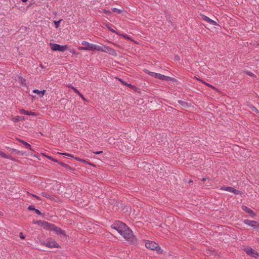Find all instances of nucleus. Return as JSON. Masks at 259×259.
<instances>
[{"instance_id":"nucleus-1","label":"nucleus","mask_w":259,"mask_h":259,"mask_svg":"<svg viewBox=\"0 0 259 259\" xmlns=\"http://www.w3.org/2000/svg\"><path fill=\"white\" fill-rule=\"evenodd\" d=\"M111 228L116 230L125 240L131 242L135 241L133 232L124 223L116 221L111 225Z\"/></svg>"},{"instance_id":"nucleus-2","label":"nucleus","mask_w":259,"mask_h":259,"mask_svg":"<svg viewBox=\"0 0 259 259\" xmlns=\"http://www.w3.org/2000/svg\"><path fill=\"white\" fill-rule=\"evenodd\" d=\"M82 45L84 47H78V49L79 50H84V51H99L100 46L97 45L89 43L87 41H83L81 42Z\"/></svg>"},{"instance_id":"nucleus-3","label":"nucleus","mask_w":259,"mask_h":259,"mask_svg":"<svg viewBox=\"0 0 259 259\" xmlns=\"http://www.w3.org/2000/svg\"><path fill=\"white\" fill-rule=\"evenodd\" d=\"M38 224H42L44 228L54 231L57 234L64 235V232L60 228L55 226L54 225L49 223L46 222L39 221L37 222Z\"/></svg>"},{"instance_id":"nucleus-4","label":"nucleus","mask_w":259,"mask_h":259,"mask_svg":"<svg viewBox=\"0 0 259 259\" xmlns=\"http://www.w3.org/2000/svg\"><path fill=\"white\" fill-rule=\"evenodd\" d=\"M145 246L147 248L151 250H155L159 253L162 252L161 248L155 242L147 241L145 243Z\"/></svg>"},{"instance_id":"nucleus-5","label":"nucleus","mask_w":259,"mask_h":259,"mask_svg":"<svg viewBox=\"0 0 259 259\" xmlns=\"http://www.w3.org/2000/svg\"><path fill=\"white\" fill-rule=\"evenodd\" d=\"M145 72L151 76L155 78H158L162 80H168L170 79V77L161 74L160 73H157L155 72H151L148 70H145Z\"/></svg>"},{"instance_id":"nucleus-6","label":"nucleus","mask_w":259,"mask_h":259,"mask_svg":"<svg viewBox=\"0 0 259 259\" xmlns=\"http://www.w3.org/2000/svg\"><path fill=\"white\" fill-rule=\"evenodd\" d=\"M50 46L51 49L54 51H58L60 52H64L68 49V45L61 46L57 44L50 43Z\"/></svg>"},{"instance_id":"nucleus-7","label":"nucleus","mask_w":259,"mask_h":259,"mask_svg":"<svg viewBox=\"0 0 259 259\" xmlns=\"http://www.w3.org/2000/svg\"><path fill=\"white\" fill-rule=\"evenodd\" d=\"M99 51L107 53L113 56H116L117 53L115 50L105 45L100 46Z\"/></svg>"},{"instance_id":"nucleus-8","label":"nucleus","mask_w":259,"mask_h":259,"mask_svg":"<svg viewBox=\"0 0 259 259\" xmlns=\"http://www.w3.org/2000/svg\"><path fill=\"white\" fill-rule=\"evenodd\" d=\"M99 51L107 53L113 56H116L117 53L115 50L105 45L100 46Z\"/></svg>"},{"instance_id":"nucleus-9","label":"nucleus","mask_w":259,"mask_h":259,"mask_svg":"<svg viewBox=\"0 0 259 259\" xmlns=\"http://www.w3.org/2000/svg\"><path fill=\"white\" fill-rule=\"evenodd\" d=\"M244 250L246 253L252 257L256 258L258 256L257 251L249 247L245 248Z\"/></svg>"},{"instance_id":"nucleus-10","label":"nucleus","mask_w":259,"mask_h":259,"mask_svg":"<svg viewBox=\"0 0 259 259\" xmlns=\"http://www.w3.org/2000/svg\"><path fill=\"white\" fill-rule=\"evenodd\" d=\"M45 245L49 248L59 247L58 244L52 239H48V241L45 243Z\"/></svg>"},{"instance_id":"nucleus-11","label":"nucleus","mask_w":259,"mask_h":259,"mask_svg":"<svg viewBox=\"0 0 259 259\" xmlns=\"http://www.w3.org/2000/svg\"><path fill=\"white\" fill-rule=\"evenodd\" d=\"M221 189L223 190H225V191H226L228 192L233 193L235 195H238L240 194L239 191H238L236 189H235L234 188L231 187L224 186V187H222Z\"/></svg>"},{"instance_id":"nucleus-12","label":"nucleus","mask_w":259,"mask_h":259,"mask_svg":"<svg viewBox=\"0 0 259 259\" xmlns=\"http://www.w3.org/2000/svg\"><path fill=\"white\" fill-rule=\"evenodd\" d=\"M202 19L204 21L209 23L210 24H212V25H217V22H215L214 21L212 20V19H210L209 17L206 16L202 15Z\"/></svg>"},{"instance_id":"nucleus-13","label":"nucleus","mask_w":259,"mask_h":259,"mask_svg":"<svg viewBox=\"0 0 259 259\" xmlns=\"http://www.w3.org/2000/svg\"><path fill=\"white\" fill-rule=\"evenodd\" d=\"M243 222L245 224L252 227H255L257 224L256 222L249 220H245Z\"/></svg>"},{"instance_id":"nucleus-14","label":"nucleus","mask_w":259,"mask_h":259,"mask_svg":"<svg viewBox=\"0 0 259 259\" xmlns=\"http://www.w3.org/2000/svg\"><path fill=\"white\" fill-rule=\"evenodd\" d=\"M46 92V90L43 91H39L38 90L35 89L33 91V92L34 93L37 94L38 95H39V97H42L45 95V93Z\"/></svg>"},{"instance_id":"nucleus-15","label":"nucleus","mask_w":259,"mask_h":259,"mask_svg":"<svg viewBox=\"0 0 259 259\" xmlns=\"http://www.w3.org/2000/svg\"><path fill=\"white\" fill-rule=\"evenodd\" d=\"M242 208L244 211H245V212H247L248 213H249L250 214H254L253 211L251 209H250L249 208H248V207H247L246 206L243 205L242 206Z\"/></svg>"},{"instance_id":"nucleus-16","label":"nucleus","mask_w":259,"mask_h":259,"mask_svg":"<svg viewBox=\"0 0 259 259\" xmlns=\"http://www.w3.org/2000/svg\"><path fill=\"white\" fill-rule=\"evenodd\" d=\"M19 141L22 143L25 146L26 149L32 150L31 145L21 140H19Z\"/></svg>"},{"instance_id":"nucleus-17","label":"nucleus","mask_w":259,"mask_h":259,"mask_svg":"<svg viewBox=\"0 0 259 259\" xmlns=\"http://www.w3.org/2000/svg\"><path fill=\"white\" fill-rule=\"evenodd\" d=\"M20 112L21 114H25V115H34V113L31 111H26L24 109H21L20 111Z\"/></svg>"},{"instance_id":"nucleus-18","label":"nucleus","mask_w":259,"mask_h":259,"mask_svg":"<svg viewBox=\"0 0 259 259\" xmlns=\"http://www.w3.org/2000/svg\"><path fill=\"white\" fill-rule=\"evenodd\" d=\"M0 156H1L3 158H8V159H11V156L10 155L6 154L5 153L2 152L1 150H0Z\"/></svg>"},{"instance_id":"nucleus-19","label":"nucleus","mask_w":259,"mask_h":259,"mask_svg":"<svg viewBox=\"0 0 259 259\" xmlns=\"http://www.w3.org/2000/svg\"><path fill=\"white\" fill-rule=\"evenodd\" d=\"M23 117L22 116H17L16 117L13 118L12 120L14 122H18L22 119H23Z\"/></svg>"},{"instance_id":"nucleus-20","label":"nucleus","mask_w":259,"mask_h":259,"mask_svg":"<svg viewBox=\"0 0 259 259\" xmlns=\"http://www.w3.org/2000/svg\"><path fill=\"white\" fill-rule=\"evenodd\" d=\"M107 28L111 31V32L115 33L117 34H119V33L117 31H115L114 29H112L111 27H110L109 25H107Z\"/></svg>"},{"instance_id":"nucleus-21","label":"nucleus","mask_w":259,"mask_h":259,"mask_svg":"<svg viewBox=\"0 0 259 259\" xmlns=\"http://www.w3.org/2000/svg\"><path fill=\"white\" fill-rule=\"evenodd\" d=\"M112 11L114 12H115V13H121L122 11L120 9H118L117 8H112Z\"/></svg>"},{"instance_id":"nucleus-22","label":"nucleus","mask_w":259,"mask_h":259,"mask_svg":"<svg viewBox=\"0 0 259 259\" xmlns=\"http://www.w3.org/2000/svg\"><path fill=\"white\" fill-rule=\"evenodd\" d=\"M61 21V20H59V21H54V23L55 24V27L56 28H58L59 27V25H60V23Z\"/></svg>"},{"instance_id":"nucleus-23","label":"nucleus","mask_w":259,"mask_h":259,"mask_svg":"<svg viewBox=\"0 0 259 259\" xmlns=\"http://www.w3.org/2000/svg\"><path fill=\"white\" fill-rule=\"evenodd\" d=\"M120 35L122 36L123 38H125V39H130V37H128L126 34H119Z\"/></svg>"},{"instance_id":"nucleus-24","label":"nucleus","mask_w":259,"mask_h":259,"mask_svg":"<svg viewBox=\"0 0 259 259\" xmlns=\"http://www.w3.org/2000/svg\"><path fill=\"white\" fill-rule=\"evenodd\" d=\"M28 209H29L30 210H34V211L35 210V208H34V207L33 205H30L28 206Z\"/></svg>"},{"instance_id":"nucleus-25","label":"nucleus","mask_w":259,"mask_h":259,"mask_svg":"<svg viewBox=\"0 0 259 259\" xmlns=\"http://www.w3.org/2000/svg\"><path fill=\"white\" fill-rule=\"evenodd\" d=\"M19 237L21 239H25V235L23 234V233L21 232L19 233Z\"/></svg>"},{"instance_id":"nucleus-26","label":"nucleus","mask_w":259,"mask_h":259,"mask_svg":"<svg viewBox=\"0 0 259 259\" xmlns=\"http://www.w3.org/2000/svg\"><path fill=\"white\" fill-rule=\"evenodd\" d=\"M68 50L71 53L73 54H75V51L73 49H69Z\"/></svg>"},{"instance_id":"nucleus-27","label":"nucleus","mask_w":259,"mask_h":259,"mask_svg":"<svg viewBox=\"0 0 259 259\" xmlns=\"http://www.w3.org/2000/svg\"><path fill=\"white\" fill-rule=\"evenodd\" d=\"M35 212L38 215H41V212L38 210V209H35V210H34Z\"/></svg>"},{"instance_id":"nucleus-28","label":"nucleus","mask_w":259,"mask_h":259,"mask_svg":"<svg viewBox=\"0 0 259 259\" xmlns=\"http://www.w3.org/2000/svg\"><path fill=\"white\" fill-rule=\"evenodd\" d=\"M71 88L74 90V91H75V93L79 94L81 96V95L79 94L78 91L77 89L74 88L73 87H71Z\"/></svg>"},{"instance_id":"nucleus-29","label":"nucleus","mask_w":259,"mask_h":259,"mask_svg":"<svg viewBox=\"0 0 259 259\" xmlns=\"http://www.w3.org/2000/svg\"><path fill=\"white\" fill-rule=\"evenodd\" d=\"M42 195L44 196V197H47V198H49V195L45 193H42Z\"/></svg>"},{"instance_id":"nucleus-30","label":"nucleus","mask_w":259,"mask_h":259,"mask_svg":"<svg viewBox=\"0 0 259 259\" xmlns=\"http://www.w3.org/2000/svg\"><path fill=\"white\" fill-rule=\"evenodd\" d=\"M247 74L250 76H252L254 75L253 73H252V72H247Z\"/></svg>"},{"instance_id":"nucleus-31","label":"nucleus","mask_w":259,"mask_h":259,"mask_svg":"<svg viewBox=\"0 0 259 259\" xmlns=\"http://www.w3.org/2000/svg\"><path fill=\"white\" fill-rule=\"evenodd\" d=\"M102 153H103L102 151H98V152H95V153H96V154H101Z\"/></svg>"},{"instance_id":"nucleus-32","label":"nucleus","mask_w":259,"mask_h":259,"mask_svg":"<svg viewBox=\"0 0 259 259\" xmlns=\"http://www.w3.org/2000/svg\"><path fill=\"white\" fill-rule=\"evenodd\" d=\"M122 83H123V84H125V85H129L130 84H127V83H125V82H124L123 81H122L121 79H119Z\"/></svg>"},{"instance_id":"nucleus-33","label":"nucleus","mask_w":259,"mask_h":259,"mask_svg":"<svg viewBox=\"0 0 259 259\" xmlns=\"http://www.w3.org/2000/svg\"><path fill=\"white\" fill-rule=\"evenodd\" d=\"M32 196H33V197H34L35 198H36V199H37L39 200V197H38L37 196H36V195H32Z\"/></svg>"},{"instance_id":"nucleus-34","label":"nucleus","mask_w":259,"mask_h":259,"mask_svg":"<svg viewBox=\"0 0 259 259\" xmlns=\"http://www.w3.org/2000/svg\"><path fill=\"white\" fill-rule=\"evenodd\" d=\"M252 110H253V111H257V109L255 107H253Z\"/></svg>"},{"instance_id":"nucleus-35","label":"nucleus","mask_w":259,"mask_h":259,"mask_svg":"<svg viewBox=\"0 0 259 259\" xmlns=\"http://www.w3.org/2000/svg\"><path fill=\"white\" fill-rule=\"evenodd\" d=\"M64 155H67V156H70V157H71V155H70V154H69L65 153V154H64Z\"/></svg>"},{"instance_id":"nucleus-36","label":"nucleus","mask_w":259,"mask_h":259,"mask_svg":"<svg viewBox=\"0 0 259 259\" xmlns=\"http://www.w3.org/2000/svg\"><path fill=\"white\" fill-rule=\"evenodd\" d=\"M204 82V83L206 84L207 85H208V86H210V85L209 84L207 83H206L205 82Z\"/></svg>"},{"instance_id":"nucleus-37","label":"nucleus","mask_w":259,"mask_h":259,"mask_svg":"<svg viewBox=\"0 0 259 259\" xmlns=\"http://www.w3.org/2000/svg\"><path fill=\"white\" fill-rule=\"evenodd\" d=\"M22 2H26L27 0H21Z\"/></svg>"},{"instance_id":"nucleus-38","label":"nucleus","mask_w":259,"mask_h":259,"mask_svg":"<svg viewBox=\"0 0 259 259\" xmlns=\"http://www.w3.org/2000/svg\"><path fill=\"white\" fill-rule=\"evenodd\" d=\"M48 158H49V159H52L51 157H48Z\"/></svg>"}]
</instances>
